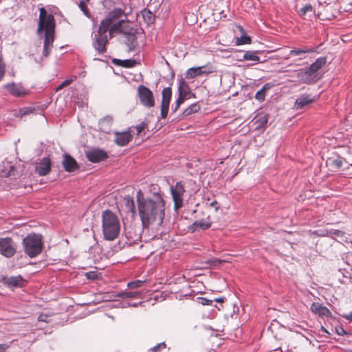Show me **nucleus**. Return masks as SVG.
Masks as SVG:
<instances>
[{
	"label": "nucleus",
	"instance_id": "6e6552de",
	"mask_svg": "<svg viewBox=\"0 0 352 352\" xmlns=\"http://www.w3.org/2000/svg\"><path fill=\"white\" fill-rule=\"evenodd\" d=\"M138 95L144 107L151 108L155 105L153 92L146 86L141 85L138 87Z\"/></svg>",
	"mask_w": 352,
	"mask_h": 352
},
{
	"label": "nucleus",
	"instance_id": "13d9d810",
	"mask_svg": "<svg viewBox=\"0 0 352 352\" xmlns=\"http://www.w3.org/2000/svg\"><path fill=\"white\" fill-rule=\"evenodd\" d=\"M349 352H352V350H351V351H350Z\"/></svg>",
	"mask_w": 352,
	"mask_h": 352
},
{
	"label": "nucleus",
	"instance_id": "864d4df0",
	"mask_svg": "<svg viewBox=\"0 0 352 352\" xmlns=\"http://www.w3.org/2000/svg\"><path fill=\"white\" fill-rule=\"evenodd\" d=\"M137 305L135 303L131 305L130 303H127L126 305H124V307H130V306H133V307H135Z\"/></svg>",
	"mask_w": 352,
	"mask_h": 352
},
{
	"label": "nucleus",
	"instance_id": "7c9ffc66",
	"mask_svg": "<svg viewBox=\"0 0 352 352\" xmlns=\"http://www.w3.org/2000/svg\"><path fill=\"white\" fill-rule=\"evenodd\" d=\"M200 110V107L197 103H193L186 108L183 114L185 116H190L192 113H197Z\"/></svg>",
	"mask_w": 352,
	"mask_h": 352
},
{
	"label": "nucleus",
	"instance_id": "cd10ccee",
	"mask_svg": "<svg viewBox=\"0 0 352 352\" xmlns=\"http://www.w3.org/2000/svg\"><path fill=\"white\" fill-rule=\"evenodd\" d=\"M36 47V51L39 54L41 52V56H40V59H42L43 57H47L51 51L50 46L51 45H34Z\"/></svg>",
	"mask_w": 352,
	"mask_h": 352
},
{
	"label": "nucleus",
	"instance_id": "de8ad7c7",
	"mask_svg": "<svg viewBox=\"0 0 352 352\" xmlns=\"http://www.w3.org/2000/svg\"><path fill=\"white\" fill-rule=\"evenodd\" d=\"M38 320L40 322H48V316L47 315L41 314L38 317Z\"/></svg>",
	"mask_w": 352,
	"mask_h": 352
},
{
	"label": "nucleus",
	"instance_id": "5701e85b",
	"mask_svg": "<svg viewBox=\"0 0 352 352\" xmlns=\"http://www.w3.org/2000/svg\"><path fill=\"white\" fill-rule=\"evenodd\" d=\"M212 223L205 219H200L195 221L191 226L192 232L197 230L198 229L204 230L210 228Z\"/></svg>",
	"mask_w": 352,
	"mask_h": 352
},
{
	"label": "nucleus",
	"instance_id": "f3484780",
	"mask_svg": "<svg viewBox=\"0 0 352 352\" xmlns=\"http://www.w3.org/2000/svg\"><path fill=\"white\" fill-rule=\"evenodd\" d=\"M5 87L14 96L19 97L27 94L26 91L20 84H16L14 82L8 83L5 85Z\"/></svg>",
	"mask_w": 352,
	"mask_h": 352
},
{
	"label": "nucleus",
	"instance_id": "393cba45",
	"mask_svg": "<svg viewBox=\"0 0 352 352\" xmlns=\"http://www.w3.org/2000/svg\"><path fill=\"white\" fill-rule=\"evenodd\" d=\"M142 18L147 25L153 24L155 21V14L148 9H144L141 12Z\"/></svg>",
	"mask_w": 352,
	"mask_h": 352
},
{
	"label": "nucleus",
	"instance_id": "1a4fd4ad",
	"mask_svg": "<svg viewBox=\"0 0 352 352\" xmlns=\"http://www.w3.org/2000/svg\"><path fill=\"white\" fill-rule=\"evenodd\" d=\"M16 252V245L14 241L10 238L0 239V254L6 258L12 257Z\"/></svg>",
	"mask_w": 352,
	"mask_h": 352
},
{
	"label": "nucleus",
	"instance_id": "a878e982",
	"mask_svg": "<svg viewBox=\"0 0 352 352\" xmlns=\"http://www.w3.org/2000/svg\"><path fill=\"white\" fill-rule=\"evenodd\" d=\"M112 62L118 66H122L124 67H132L135 65L136 62L132 59H126V60H120L117 58H113Z\"/></svg>",
	"mask_w": 352,
	"mask_h": 352
},
{
	"label": "nucleus",
	"instance_id": "ea45409f",
	"mask_svg": "<svg viewBox=\"0 0 352 352\" xmlns=\"http://www.w3.org/2000/svg\"><path fill=\"white\" fill-rule=\"evenodd\" d=\"M72 80V79H66L60 85H58L56 88V91H58L61 89H63V87H66V86H68L69 85L71 84Z\"/></svg>",
	"mask_w": 352,
	"mask_h": 352
},
{
	"label": "nucleus",
	"instance_id": "37998d69",
	"mask_svg": "<svg viewBox=\"0 0 352 352\" xmlns=\"http://www.w3.org/2000/svg\"><path fill=\"white\" fill-rule=\"evenodd\" d=\"M166 347V344L164 342H162V343H160L158 344H157L156 346H155L154 347H153L151 349L153 351H159L160 350H161L162 349H164Z\"/></svg>",
	"mask_w": 352,
	"mask_h": 352
},
{
	"label": "nucleus",
	"instance_id": "9b49d317",
	"mask_svg": "<svg viewBox=\"0 0 352 352\" xmlns=\"http://www.w3.org/2000/svg\"><path fill=\"white\" fill-rule=\"evenodd\" d=\"M162 98L161 102L160 118L165 119L169 110V104L171 99L172 91L170 87H166L162 90Z\"/></svg>",
	"mask_w": 352,
	"mask_h": 352
},
{
	"label": "nucleus",
	"instance_id": "49530a36",
	"mask_svg": "<svg viewBox=\"0 0 352 352\" xmlns=\"http://www.w3.org/2000/svg\"><path fill=\"white\" fill-rule=\"evenodd\" d=\"M336 332L339 336H344L346 333V331L342 327H340L336 328Z\"/></svg>",
	"mask_w": 352,
	"mask_h": 352
},
{
	"label": "nucleus",
	"instance_id": "4be33fe9",
	"mask_svg": "<svg viewBox=\"0 0 352 352\" xmlns=\"http://www.w3.org/2000/svg\"><path fill=\"white\" fill-rule=\"evenodd\" d=\"M344 162V159L341 157H329L327 160V164L333 170H338L342 167L343 163Z\"/></svg>",
	"mask_w": 352,
	"mask_h": 352
},
{
	"label": "nucleus",
	"instance_id": "72a5a7b5",
	"mask_svg": "<svg viewBox=\"0 0 352 352\" xmlns=\"http://www.w3.org/2000/svg\"><path fill=\"white\" fill-rule=\"evenodd\" d=\"M87 3L88 2H86L85 1H80L78 3V7L87 17L90 18L91 14L87 8Z\"/></svg>",
	"mask_w": 352,
	"mask_h": 352
},
{
	"label": "nucleus",
	"instance_id": "603ef678",
	"mask_svg": "<svg viewBox=\"0 0 352 352\" xmlns=\"http://www.w3.org/2000/svg\"><path fill=\"white\" fill-rule=\"evenodd\" d=\"M336 234H337L338 236H340V235H342V232L340 231V230H336L335 232H334Z\"/></svg>",
	"mask_w": 352,
	"mask_h": 352
},
{
	"label": "nucleus",
	"instance_id": "20e7f679",
	"mask_svg": "<svg viewBox=\"0 0 352 352\" xmlns=\"http://www.w3.org/2000/svg\"><path fill=\"white\" fill-rule=\"evenodd\" d=\"M102 233L104 239L113 241L120 233V221L118 217L111 211L106 210L102 212Z\"/></svg>",
	"mask_w": 352,
	"mask_h": 352
},
{
	"label": "nucleus",
	"instance_id": "f03ea898",
	"mask_svg": "<svg viewBox=\"0 0 352 352\" xmlns=\"http://www.w3.org/2000/svg\"><path fill=\"white\" fill-rule=\"evenodd\" d=\"M137 204L143 228H148L151 225L162 224L166 210L162 194L157 192L145 197L142 190H139L137 192Z\"/></svg>",
	"mask_w": 352,
	"mask_h": 352
},
{
	"label": "nucleus",
	"instance_id": "e433bc0d",
	"mask_svg": "<svg viewBox=\"0 0 352 352\" xmlns=\"http://www.w3.org/2000/svg\"><path fill=\"white\" fill-rule=\"evenodd\" d=\"M313 12L314 9L311 5H306L300 10V14L303 16H306L307 14H312Z\"/></svg>",
	"mask_w": 352,
	"mask_h": 352
},
{
	"label": "nucleus",
	"instance_id": "c85d7f7f",
	"mask_svg": "<svg viewBox=\"0 0 352 352\" xmlns=\"http://www.w3.org/2000/svg\"><path fill=\"white\" fill-rule=\"evenodd\" d=\"M141 294L140 292H119L116 296L124 298H138Z\"/></svg>",
	"mask_w": 352,
	"mask_h": 352
},
{
	"label": "nucleus",
	"instance_id": "2eb2a0df",
	"mask_svg": "<svg viewBox=\"0 0 352 352\" xmlns=\"http://www.w3.org/2000/svg\"><path fill=\"white\" fill-rule=\"evenodd\" d=\"M315 97L308 94H302L296 98L294 107L296 109H301L305 106L314 102Z\"/></svg>",
	"mask_w": 352,
	"mask_h": 352
},
{
	"label": "nucleus",
	"instance_id": "423d86ee",
	"mask_svg": "<svg viewBox=\"0 0 352 352\" xmlns=\"http://www.w3.org/2000/svg\"><path fill=\"white\" fill-rule=\"evenodd\" d=\"M327 63V58L322 56L316 60L306 71L300 72L299 76L300 80L305 83L310 84L317 80L316 72Z\"/></svg>",
	"mask_w": 352,
	"mask_h": 352
},
{
	"label": "nucleus",
	"instance_id": "b1692460",
	"mask_svg": "<svg viewBox=\"0 0 352 352\" xmlns=\"http://www.w3.org/2000/svg\"><path fill=\"white\" fill-rule=\"evenodd\" d=\"M228 0H219L218 1V4L216 6L214 11L217 12L221 16H226V12L228 10Z\"/></svg>",
	"mask_w": 352,
	"mask_h": 352
},
{
	"label": "nucleus",
	"instance_id": "dca6fc26",
	"mask_svg": "<svg viewBox=\"0 0 352 352\" xmlns=\"http://www.w3.org/2000/svg\"><path fill=\"white\" fill-rule=\"evenodd\" d=\"M310 310L319 316L329 317L331 316L329 309L319 302H313L311 305Z\"/></svg>",
	"mask_w": 352,
	"mask_h": 352
},
{
	"label": "nucleus",
	"instance_id": "f257e3e1",
	"mask_svg": "<svg viewBox=\"0 0 352 352\" xmlns=\"http://www.w3.org/2000/svg\"><path fill=\"white\" fill-rule=\"evenodd\" d=\"M123 14L121 8H115L101 21L98 31L95 35L97 44H107L113 37L123 39L124 42L133 44L142 37V30L135 29L124 20L115 23Z\"/></svg>",
	"mask_w": 352,
	"mask_h": 352
},
{
	"label": "nucleus",
	"instance_id": "4468645a",
	"mask_svg": "<svg viewBox=\"0 0 352 352\" xmlns=\"http://www.w3.org/2000/svg\"><path fill=\"white\" fill-rule=\"evenodd\" d=\"M51 170V160L49 157H43L36 168V172L40 176L47 175Z\"/></svg>",
	"mask_w": 352,
	"mask_h": 352
},
{
	"label": "nucleus",
	"instance_id": "ddd939ff",
	"mask_svg": "<svg viewBox=\"0 0 352 352\" xmlns=\"http://www.w3.org/2000/svg\"><path fill=\"white\" fill-rule=\"evenodd\" d=\"M233 31L235 34L236 44H250L251 38L247 35L243 27L236 25Z\"/></svg>",
	"mask_w": 352,
	"mask_h": 352
},
{
	"label": "nucleus",
	"instance_id": "09e8293b",
	"mask_svg": "<svg viewBox=\"0 0 352 352\" xmlns=\"http://www.w3.org/2000/svg\"><path fill=\"white\" fill-rule=\"evenodd\" d=\"M342 316L344 318L346 319L347 320L352 322V312H349V314H343Z\"/></svg>",
	"mask_w": 352,
	"mask_h": 352
},
{
	"label": "nucleus",
	"instance_id": "58836bf2",
	"mask_svg": "<svg viewBox=\"0 0 352 352\" xmlns=\"http://www.w3.org/2000/svg\"><path fill=\"white\" fill-rule=\"evenodd\" d=\"M181 95L182 94H179V96H178V98L176 101L175 107L173 109V111H176L177 110V109L179 107V106L181 105V104H182L184 102V100H186V98L182 97Z\"/></svg>",
	"mask_w": 352,
	"mask_h": 352
},
{
	"label": "nucleus",
	"instance_id": "c03bdc74",
	"mask_svg": "<svg viewBox=\"0 0 352 352\" xmlns=\"http://www.w3.org/2000/svg\"><path fill=\"white\" fill-rule=\"evenodd\" d=\"M212 302V300L208 299L206 298H200V303L203 305H211Z\"/></svg>",
	"mask_w": 352,
	"mask_h": 352
},
{
	"label": "nucleus",
	"instance_id": "a18cd8bd",
	"mask_svg": "<svg viewBox=\"0 0 352 352\" xmlns=\"http://www.w3.org/2000/svg\"><path fill=\"white\" fill-rule=\"evenodd\" d=\"M96 50L99 53H104L107 51L106 45H95Z\"/></svg>",
	"mask_w": 352,
	"mask_h": 352
},
{
	"label": "nucleus",
	"instance_id": "9d476101",
	"mask_svg": "<svg viewBox=\"0 0 352 352\" xmlns=\"http://www.w3.org/2000/svg\"><path fill=\"white\" fill-rule=\"evenodd\" d=\"M86 157L92 163H98L108 158L107 153L101 148H92L85 152Z\"/></svg>",
	"mask_w": 352,
	"mask_h": 352
},
{
	"label": "nucleus",
	"instance_id": "bb28decb",
	"mask_svg": "<svg viewBox=\"0 0 352 352\" xmlns=\"http://www.w3.org/2000/svg\"><path fill=\"white\" fill-rule=\"evenodd\" d=\"M311 50H290L289 58H293L298 56L299 60H302L306 58L307 53L310 52Z\"/></svg>",
	"mask_w": 352,
	"mask_h": 352
},
{
	"label": "nucleus",
	"instance_id": "a19ab883",
	"mask_svg": "<svg viewBox=\"0 0 352 352\" xmlns=\"http://www.w3.org/2000/svg\"><path fill=\"white\" fill-rule=\"evenodd\" d=\"M86 277L90 280H95L98 278V274L95 272H87Z\"/></svg>",
	"mask_w": 352,
	"mask_h": 352
},
{
	"label": "nucleus",
	"instance_id": "aec40b11",
	"mask_svg": "<svg viewBox=\"0 0 352 352\" xmlns=\"http://www.w3.org/2000/svg\"><path fill=\"white\" fill-rule=\"evenodd\" d=\"M99 129L104 133H109L113 124V118L106 116L99 120Z\"/></svg>",
	"mask_w": 352,
	"mask_h": 352
},
{
	"label": "nucleus",
	"instance_id": "79ce46f5",
	"mask_svg": "<svg viewBox=\"0 0 352 352\" xmlns=\"http://www.w3.org/2000/svg\"><path fill=\"white\" fill-rule=\"evenodd\" d=\"M13 341L6 344H0V352H6V351L11 346Z\"/></svg>",
	"mask_w": 352,
	"mask_h": 352
},
{
	"label": "nucleus",
	"instance_id": "a211bd4d",
	"mask_svg": "<svg viewBox=\"0 0 352 352\" xmlns=\"http://www.w3.org/2000/svg\"><path fill=\"white\" fill-rule=\"evenodd\" d=\"M63 165L65 170L67 172H73L78 168V164L75 159L67 154L64 155Z\"/></svg>",
	"mask_w": 352,
	"mask_h": 352
},
{
	"label": "nucleus",
	"instance_id": "6ab92c4d",
	"mask_svg": "<svg viewBox=\"0 0 352 352\" xmlns=\"http://www.w3.org/2000/svg\"><path fill=\"white\" fill-rule=\"evenodd\" d=\"M116 138L115 142L120 146L126 145L132 139V135L129 131L122 133L115 132Z\"/></svg>",
	"mask_w": 352,
	"mask_h": 352
},
{
	"label": "nucleus",
	"instance_id": "c756f323",
	"mask_svg": "<svg viewBox=\"0 0 352 352\" xmlns=\"http://www.w3.org/2000/svg\"><path fill=\"white\" fill-rule=\"evenodd\" d=\"M258 52H251L248 51L243 54V58L245 60L254 61V62H259L260 58L257 56Z\"/></svg>",
	"mask_w": 352,
	"mask_h": 352
},
{
	"label": "nucleus",
	"instance_id": "4d7b16f0",
	"mask_svg": "<svg viewBox=\"0 0 352 352\" xmlns=\"http://www.w3.org/2000/svg\"><path fill=\"white\" fill-rule=\"evenodd\" d=\"M34 59H35V60H36V62H38V59H37V56H35Z\"/></svg>",
	"mask_w": 352,
	"mask_h": 352
},
{
	"label": "nucleus",
	"instance_id": "f704fd0d",
	"mask_svg": "<svg viewBox=\"0 0 352 352\" xmlns=\"http://www.w3.org/2000/svg\"><path fill=\"white\" fill-rule=\"evenodd\" d=\"M126 207L132 212H135V207L133 197L127 196L124 198Z\"/></svg>",
	"mask_w": 352,
	"mask_h": 352
},
{
	"label": "nucleus",
	"instance_id": "4c0bfd02",
	"mask_svg": "<svg viewBox=\"0 0 352 352\" xmlns=\"http://www.w3.org/2000/svg\"><path fill=\"white\" fill-rule=\"evenodd\" d=\"M256 122L258 123V125L256 127V129L266 127V125L267 123V116H261L259 118H258L256 120Z\"/></svg>",
	"mask_w": 352,
	"mask_h": 352
},
{
	"label": "nucleus",
	"instance_id": "7ed1b4c3",
	"mask_svg": "<svg viewBox=\"0 0 352 352\" xmlns=\"http://www.w3.org/2000/svg\"><path fill=\"white\" fill-rule=\"evenodd\" d=\"M39 11L37 32L41 36L44 33V44H51L54 41V17L52 14H48L44 8H40Z\"/></svg>",
	"mask_w": 352,
	"mask_h": 352
},
{
	"label": "nucleus",
	"instance_id": "c9c22d12",
	"mask_svg": "<svg viewBox=\"0 0 352 352\" xmlns=\"http://www.w3.org/2000/svg\"><path fill=\"white\" fill-rule=\"evenodd\" d=\"M144 283H145V280H136L128 283L127 286L130 289L139 288V287H141L144 285Z\"/></svg>",
	"mask_w": 352,
	"mask_h": 352
},
{
	"label": "nucleus",
	"instance_id": "f8f14e48",
	"mask_svg": "<svg viewBox=\"0 0 352 352\" xmlns=\"http://www.w3.org/2000/svg\"><path fill=\"white\" fill-rule=\"evenodd\" d=\"M212 72V68L208 67V65L191 67L189 68L186 72V78H194L196 76L210 74Z\"/></svg>",
	"mask_w": 352,
	"mask_h": 352
},
{
	"label": "nucleus",
	"instance_id": "6e6d98bb",
	"mask_svg": "<svg viewBox=\"0 0 352 352\" xmlns=\"http://www.w3.org/2000/svg\"><path fill=\"white\" fill-rule=\"evenodd\" d=\"M215 300L217 301V302L223 301V300L221 298H217V299H215Z\"/></svg>",
	"mask_w": 352,
	"mask_h": 352
},
{
	"label": "nucleus",
	"instance_id": "8fccbe9b",
	"mask_svg": "<svg viewBox=\"0 0 352 352\" xmlns=\"http://www.w3.org/2000/svg\"><path fill=\"white\" fill-rule=\"evenodd\" d=\"M135 46L136 45H127L126 49L125 50L127 52H131L135 50Z\"/></svg>",
	"mask_w": 352,
	"mask_h": 352
},
{
	"label": "nucleus",
	"instance_id": "473e14b6",
	"mask_svg": "<svg viewBox=\"0 0 352 352\" xmlns=\"http://www.w3.org/2000/svg\"><path fill=\"white\" fill-rule=\"evenodd\" d=\"M269 89L270 86L268 85V84H265V85H263L262 89H261L256 92L255 95L256 99L260 102L263 101L265 100V91Z\"/></svg>",
	"mask_w": 352,
	"mask_h": 352
},
{
	"label": "nucleus",
	"instance_id": "0eeeda50",
	"mask_svg": "<svg viewBox=\"0 0 352 352\" xmlns=\"http://www.w3.org/2000/svg\"><path fill=\"white\" fill-rule=\"evenodd\" d=\"M170 192L174 201V208L179 210L183 206V196L185 192L184 186L182 182H177L170 186Z\"/></svg>",
	"mask_w": 352,
	"mask_h": 352
},
{
	"label": "nucleus",
	"instance_id": "39448f33",
	"mask_svg": "<svg viewBox=\"0 0 352 352\" xmlns=\"http://www.w3.org/2000/svg\"><path fill=\"white\" fill-rule=\"evenodd\" d=\"M22 245L25 254L30 258H34L42 252V236L34 233L29 234L23 239Z\"/></svg>",
	"mask_w": 352,
	"mask_h": 352
},
{
	"label": "nucleus",
	"instance_id": "3c124183",
	"mask_svg": "<svg viewBox=\"0 0 352 352\" xmlns=\"http://www.w3.org/2000/svg\"><path fill=\"white\" fill-rule=\"evenodd\" d=\"M136 129H137L138 133L139 134L144 129V126L143 125H138L136 126Z\"/></svg>",
	"mask_w": 352,
	"mask_h": 352
},
{
	"label": "nucleus",
	"instance_id": "5fc2aeb1",
	"mask_svg": "<svg viewBox=\"0 0 352 352\" xmlns=\"http://www.w3.org/2000/svg\"><path fill=\"white\" fill-rule=\"evenodd\" d=\"M322 331H324V332H326V333H329L327 331V330L325 328H324V327H322Z\"/></svg>",
	"mask_w": 352,
	"mask_h": 352
},
{
	"label": "nucleus",
	"instance_id": "412c9836",
	"mask_svg": "<svg viewBox=\"0 0 352 352\" xmlns=\"http://www.w3.org/2000/svg\"><path fill=\"white\" fill-rule=\"evenodd\" d=\"M25 280L20 275L15 276H10L6 280V283L8 285H9L10 287H23L25 285Z\"/></svg>",
	"mask_w": 352,
	"mask_h": 352
},
{
	"label": "nucleus",
	"instance_id": "2f4dec72",
	"mask_svg": "<svg viewBox=\"0 0 352 352\" xmlns=\"http://www.w3.org/2000/svg\"><path fill=\"white\" fill-rule=\"evenodd\" d=\"M179 94H182L181 96L186 98L187 95L189 94L188 86L185 82L180 81L178 87Z\"/></svg>",
	"mask_w": 352,
	"mask_h": 352
}]
</instances>
